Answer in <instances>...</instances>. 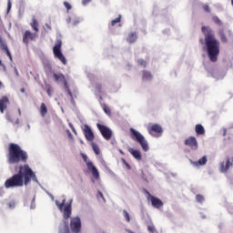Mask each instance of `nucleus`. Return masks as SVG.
<instances>
[{
    "instance_id": "nucleus-28",
    "label": "nucleus",
    "mask_w": 233,
    "mask_h": 233,
    "mask_svg": "<svg viewBox=\"0 0 233 233\" xmlns=\"http://www.w3.org/2000/svg\"><path fill=\"white\" fill-rule=\"evenodd\" d=\"M91 146H92V148H93L95 154L96 156H99V154H101V149H99V146H97V144H96V143H92Z\"/></svg>"
},
{
    "instance_id": "nucleus-34",
    "label": "nucleus",
    "mask_w": 233,
    "mask_h": 233,
    "mask_svg": "<svg viewBox=\"0 0 233 233\" xmlns=\"http://www.w3.org/2000/svg\"><path fill=\"white\" fill-rule=\"evenodd\" d=\"M147 230L150 233H155L156 232V226H154V223H151L147 225Z\"/></svg>"
},
{
    "instance_id": "nucleus-7",
    "label": "nucleus",
    "mask_w": 233,
    "mask_h": 233,
    "mask_svg": "<svg viewBox=\"0 0 233 233\" xmlns=\"http://www.w3.org/2000/svg\"><path fill=\"white\" fill-rule=\"evenodd\" d=\"M219 170L222 174H227L228 169L233 167V153L226 157V161L219 163Z\"/></svg>"
},
{
    "instance_id": "nucleus-43",
    "label": "nucleus",
    "mask_w": 233,
    "mask_h": 233,
    "mask_svg": "<svg viewBox=\"0 0 233 233\" xmlns=\"http://www.w3.org/2000/svg\"><path fill=\"white\" fill-rule=\"evenodd\" d=\"M90 1H92V0H83V1H82V5H83L84 6H86V5H87L88 3H90Z\"/></svg>"
},
{
    "instance_id": "nucleus-48",
    "label": "nucleus",
    "mask_w": 233,
    "mask_h": 233,
    "mask_svg": "<svg viewBox=\"0 0 233 233\" xmlns=\"http://www.w3.org/2000/svg\"><path fill=\"white\" fill-rule=\"evenodd\" d=\"M223 136H224V137L227 136V129H224V130H223Z\"/></svg>"
},
{
    "instance_id": "nucleus-24",
    "label": "nucleus",
    "mask_w": 233,
    "mask_h": 233,
    "mask_svg": "<svg viewBox=\"0 0 233 233\" xmlns=\"http://www.w3.org/2000/svg\"><path fill=\"white\" fill-rule=\"evenodd\" d=\"M127 43H136L137 41V35L136 33H129L127 37Z\"/></svg>"
},
{
    "instance_id": "nucleus-16",
    "label": "nucleus",
    "mask_w": 233,
    "mask_h": 233,
    "mask_svg": "<svg viewBox=\"0 0 233 233\" xmlns=\"http://www.w3.org/2000/svg\"><path fill=\"white\" fill-rule=\"evenodd\" d=\"M10 105V99L6 96H3L0 98V112L1 114H5V111L6 108H8V106Z\"/></svg>"
},
{
    "instance_id": "nucleus-20",
    "label": "nucleus",
    "mask_w": 233,
    "mask_h": 233,
    "mask_svg": "<svg viewBox=\"0 0 233 233\" xmlns=\"http://www.w3.org/2000/svg\"><path fill=\"white\" fill-rule=\"evenodd\" d=\"M195 132L197 136H205V127L201 124L195 126Z\"/></svg>"
},
{
    "instance_id": "nucleus-27",
    "label": "nucleus",
    "mask_w": 233,
    "mask_h": 233,
    "mask_svg": "<svg viewBox=\"0 0 233 233\" xmlns=\"http://www.w3.org/2000/svg\"><path fill=\"white\" fill-rule=\"evenodd\" d=\"M194 165H196V167H203V165H207V157H203L200 159H198V161L194 162Z\"/></svg>"
},
{
    "instance_id": "nucleus-23",
    "label": "nucleus",
    "mask_w": 233,
    "mask_h": 233,
    "mask_svg": "<svg viewBox=\"0 0 233 233\" xmlns=\"http://www.w3.org/2000/svg\"><path fill=\"white\" fill-rule=\"evenodd\" d=\"M142 80L143 81H152V73L147 70L142 71Z\"/></svg>"
},
{
    "instance_id": "nucleus-21",
    "label": "nucleus",
    "mask_w": 233,
    "mask_h": 233,
    "mask_svg": "<svg viewBox=\"0 0 233 233\" xmlns=\"http://www.w3.org/2000/svg\"><path fill=\"white\" fill-rule=\"evenodd\" d=\"M0 48L6 53V55L8 56V57H10V59H12V54H10V50H8V46L3 43V38H1V36H0Z\"/></svg>"
},
{
    "instance_id": "nucleus-36",
    "label": "nucleus",
    "mask_w": 233,
    "mask_h": 233,
    "mask_svg": "<svg viewBox=\"0 0 233 233\" xmlns=\"http://www.w3.org/2000/svg\"><path fill=\"white\" fill-rule=\"evenodd\" d=\"M117 23H121V15H119L117 18H116L115 20H112L111 22V25L112 26H116V25H117Z\"/></svg>"
},
{
    "instance_id": "nucleus-44",
    "label": "nucleus",
    "mask_w": 233,
    "mask_h": 233,
    "mask_svg": "<svg viewBox=\"0 0 233 233\" xmlns=\"http://www.w3.org/2000/svg\"><path fill=\"white\" fill-rule=\"evenodd\" d=\"M125 166L127 167V170H130L132 168V167L130 166V164H128V162H127Z\"/></svg>"
},
{
    "instance_id": "nucleus-53",
    "label": "nucleus",
    "mask_w": 233,
    "mask_h": 233,
    "mask_svg": "<svg viewBox=\"0 0 233 233\" xmlns=\"http://www.w3.org/2000/svg\"><path fill=\"white\" fill-rule=\"evenodd\" d=\"M97 89H98V90H101V85H98V86H97Z\"/></svg>"
},
{
    "instance_id": "nucleus-12",
    "label": "nucleus",
    "mask_w": 233,
    "mask_h": 233,
    "mask_svg": "<svg viewBox=\"0 0 233 233\" xmlns=\"http://www.w3.org/2000/svg\"><path fill=\"white\" fill-rule=\"evenodd\" d=\"M70 228L74 233L81 232V218L79 217L71 218Z\"/></svg>"
},
{
    "instance_id": "nucleus-14",
    "label": "nucleus",
    "mask_w": 233,
    "mask_h": 233,
    "mask_svg": "<svg viewBox=\"0 0 233 233\" xmlns=\"http://www.w3.org/2000/svg\"><path fill=\"white\" fill-rule=\"evenodd\" d=\"M35 39H37V33H31L28 30L23 35V43L26 46H28L30 41H35Z\"/></svg>"
},
{
    "instance_id": "nucleus-1",
    "label": "nucleus",
    "mask_w": 233,
    "mask_h": 233,
    "mask_svg": "<svg viewBox=\"0 0 233 233\" xmlns=\"http://www.w3.org/2000/svg\"><path fill=\"white\" fill-rule=\"evenodd\" d=\"M201 32L204 35V43L209 61L211 63H218L221 48L219 40L216 39L214 30L208 25H203L201 27Z\"/></svg>"
},
{
    "instance_id": "nucleus-22",
    "label": "nucleus",
    "mask_w": 233,
    "mask_h": 233,
    "mask_svg": "<svg viewBox=\"0 0 233 233\" xmlns=\"http://www.w3.org/2000/svg\"><path fill=\"white\" fill-rule=\"evenodd\" d=\"M64 84V88L67 92L68 96L71 97V101H74V95L72 94V91H70V86H68V82L66 81V78L62 81Z\"/></svg>"
},
{
    "instance_id": "nucleus-2",
    "label": "nucleus",
    "mask_w": 233,
    "mask_h": 233,
    "mask_svg": "<svg viewBox=\"0 0 233 233\" xmlns=\"http://www.w3.org/2000/svg\"><path fill=\"white\" fill-rule=\"evenodd\" d=\"M17 174L13 175L5 182V188H19L20 187H26L32 179H35V173L30 168L28 164L19 166Z\"/></svg>"
},
{
    "instance_id": "nucleus-10",
    "label": "nucleus",
    "mask_w": 233,
    "mask_h": 233,
    "mask_svg": "<svg viewBox=\"0 0 233 233\" xmlns=\"http://www.w3.org/2000/svg\"><path fill=\"white\" fill-rule=\"evenodd\" d=\"M146 194L147 195V201L151 202V205L154 207V208H161V207H163V201L161 199L152 196V194H150L148 191H146Z\"/></svg>"
},
{
    "instance_id": "nucleus-51",
    "label": "nucleus",
    "mask_w": 233,
    "mask_h": 233,
    "mask_svg": "<svg viewBox=\"0 0 233 233\" xmlns=\"http://www.w3.org/2000/svg\"><path fill=\"white\" fill-rule=\"evenodd\" d=\"M20 92H22V94H24L25 88H21V89H20Z\"/></svg>"
},
{
    "instance_id": "nucleus-41",
    "label": "nucleus",
    "mask_w": 233,
    "mask_h": 233,
    "mask_svg": "<svg viewBox=\"0 0 233 233\" xmlns=\"http://www.w3.org/2000/svg\"><path fill=\"white\" fill-rule=\"evenodd\" d=\"M64 5L66 6V10H72V5L68 2H64Z\"/></svg>"
},
{
    "instance_id": "nucleus-45",
    "label": "nucleus",
    "mask_w": 233,
    "mask_h": 233,
    "mask_svg": "<svg viewBox=\"0 0 233 233\" xmlns=\"http://www.w3.org/2000/svg\"><path fill=\"white\" fill-rule=\"evenodd\" d=\"M142 179H144V181H147V177H145V174L142 173Z\"/></svg>"
},
{
    "instance_id": "nucleus-5",
    "label": "nucleus",
    "mask_w": 233,
    "mask_h": 233,
    "mask_svg": "<svg viewBox=\"0 0 233 233\" xmlns=\"http://www.w3.org/2000/svg\"><path fill=\"white\" fill-rule=\"evenodd\" d=\"M62 45H63V42L61 41V39L56 40V45L53 47V54L55 57H56L57 59H59V61H61V63H63L64 65H66V58L65 57V55H63V53L61 52Z\"/></svg>"
},
{
    "instance_id": "nucleus-11",
    "label": "nucleus",
    "mask_w": 233,
    "mask_h": 233,
    "mask_svg": "<svg viewBox=\"0 0 233 233\" xmlns=\"http://www.w3.org/2000/svg\"><path fill=\"white\" fill-rule=\"evenodd\" d=\"M148 132L150 136H153V137H161V135L163 134V127H161L159 124H155L148 127Z\"/></svg>"
},
{
    "instance_id": "nucleus-31",
    "label": "nucleus",
    "mask_w": 233,
    "mask_h": 233,
    "mask_svg": "<svg viewBox=\"0 0 233 233\" xmlns=\"http://www.w3.org/2000/svg\"><path fill=\"white\" fill-rule=\"evenodd\" d=\"M5 117L7 121H10V123H14V121H15V117L13 114L6 113Z\"/></svg>"
},
{
    "instance_id": "nucleus-32",
    "label": "nucleus",
    "mask_w": 233,
    "mask_h": 233,
    "mask_svg": "<svg viewBox=\"0 0 233 233\" xmlns=\"http://www.w3.org/2000/svg\"><path fill=\"white\" fill-rule=\"evenodd\" d=\"M123 216L127 223H130V214H128V211L127 209L123 210Z\"/></svg>"
},
{
    "instance_id": "nucleus-39",
    "label": "nucleus",
    "mask_w": 233,
    "mask_h": 233,
    "mask_svg": "<svg viewBox=\"0 0 233 233\" xmlns=\"http://www.w3.org/2000/svg\"><path fill=\"white\" fill-rule=\"evenodd\" d=\"M203 10H204V12H207L208 14H210V6H208V5H203Z\"/></svg>"
},
{
    "instance_id": "nucleus-29",
    "label": "nucleus",
    "mask_w": 233,
    "mask_h": 233,
    "mask_svg": "<svg viewBox=\"0 0 233 233\" xmlns=\"http://www.w3.org/2000/svg\"><path fill=\"white\" fill-rule=\"evenodd\" d=\"M65 203H66V199L65 198L62 200V203H60L59 200H56V205L61 211H63V207H65Z\"/></svg>"
},
{
    "instance_id": "nucleus-47",
    "label": "nucleus",
    "mask_w": 233,
    "mask_h": 233,
    "mask_svg": "<svg viewBox=\"0 0 233 233\" xmlns=\"http://www.w3.org/2000/svg\"><path fill=\"white\" fill-rule=\"evenodd\" d=\"M15 123V125H19V123H20L19 118H16Z\"/></svg>"
},
{
    "instance_id": "nucleus-54",
    "label": "nucleus",
    "mask_w": 233,
    "mask_h": 233,
    "mask_svg": "<svg viewBox=\"0 0 233 233\" xmlns=\"http://www.w3.org/2000/svg\"><path fill=\"white\" fill-rule=\"evenodd\" d=\"M19 115L21 116V109H18Z\"/></svg>"
},
{
    "instance_id": "nucleus-13",
    "label": "nucleus",
    "mask_w": 233,
    "mask_h": 233,
    "mask_svg": "<svg viewBox=\"0 0 233 233\" xmlns=\"http://www.w3.org/2000/svg\"><path fill=\"white\" fill-rule=\"evenodd\" d=\"M184 145L191 148V150H198V148H199V146L198 144V138H196V137H189L186 138L184 141Z\"/></svg>"
},
{
    "instance_id": "nucleus-50",
    "label": "nucleus",
    "mask_w": 233,
    "mask_h": 233,
    "mask_svg": "<svg viewBox=\"0 0 233 233\" xmlns=\"http://www.w3.org/2000/svg\"><path fill=\"white\" fill-rule=\"evenodd\" d=\"M0 66H4L5 67V65L3 64V61L0 60Z\"/></svg>"
},
{
    "instance_id": "nucleus-18",
    "label": "nucleus",
    "mask_w": 233,
    "mask_h": 233,
    "mask_svg": "<svg viewBox=\"0 0 233 233\" xmlns=\"http://www.w3.org/2000/svg\"><path fill=\"white\" fill-rule=\"evenodd\" d=\"M128 152L137 159V161H141L142 157H141V152L139 150H136L132 147H128Z\"/></svg>"
},
{
    "instance_id": "nucleus-52",
    "label": "nucleus",
    "mask_w": 233,
    "mask_h": 233,
    "mask_svg": "<svg viewBox=\"0 0 233 233\" xmlns=\"http://www.w3.org/2000/svg\"><path fill=\"white\" fill-rule=\"evenodd\" d=\"M98 194H99V196H100L102 198H104L103 193L99 192Z\"/></svg>"
},
{
    "instance_id": "nucleus-15",
    "label": "nucleus",
    "mask_w": 233,
    "mask_h": 233,
    "mask_svg": "<svg viewBox=\"0 0 233 233\" xmlns=\"http://www.w3.org/2000/svg\"><path fill=\"white\" fill-rule=\"evenodd\" d=\"M83 132L87 141H94L95 139L94 132H92V128H90L88 125H84Z\"/></svg>"
},
{
    "instance_id": "nucleus-17",
    "label": "nucleus",
    "mask_w": 233,
    "mask_h": 233,
    "mask_svg": "<svg viewBox=\"0 0 233 233\" xmlns=\"http://www.w3.org/2000/svg\"><path fill=\"white\" fill-rule=\"evenodd\" d=\"M64 219H68L72 216V205L67 204L64 208Z\"/></svg>"
},
{
    "instance_id": "nucleus-25",
    "label": "nucleus",
    "mask_w": 233,
    "mask_h": 233,
    "mask_svg": "<svg viewBox=\"0 0 233 233\" xmlns=\"http://www.w3.org/2000/svg\"><path fill=\"white\" fill-rule=\"evenodd\" d=\"M30 26L33 28L34 31H35L36 34L37 32H39V22L37 21V19L33 18Z\"/></svg>"
},
{
    "instance_id": "nucleus-3",
    "label": "nucleus",
    "mask_w": 233,
    "mask_h": 233,
    "mask_svg": "<svg viewBox=\"0 0 233 233\" xmlns=\"http://www.w3.org/2000/svg\"><path fill=\"white\" fill-rule=\"evenodd\" d=\"M6 159L8 165H19L28 161V153L15 143H10L7 148Z\"/></svg>"
},
{
    "instance_id": "nucleus-19",
    "label": "nucleus",
    "mask_w": 233,
    "mask_h": 233,
    "mask_svg": "<svg viewBox=\"0 0 233 233\" xmlns=\"http://www.w3.org/2000/svg\"><path fill=\"white\" fill-rule=\"evenodd\" d=\"M53 79H55L56 83H63L66 77L65 75H63V73H53Z\"/></svg>"
},
{
    "instance_id": "nucleus-55",
    "label": "nucleus",
    "mask_w": 233,
    "mask_h": 233,
    "mask_svg": "<svg viewBox=\"0 0 233 233\" xmlns=\"http://www.w3.org/2000/svg\"><path fill=\"white\" fill-rule=\"evenodd\" d=\"M120 154H123V151H120Z\"/></svg>"
},
{
    "instance_id": "nucleus-8",
    "label": "nucleus",
    "mask_w": 233,
    "mask_h": 233,
    "mask_svg": "<svg viewBox=\"0 0 233 233\" xmlns=\"http://www.w3.org/2000/svg\"><path fill=\"white\" fill-rule=\"evenodd\" d=\"M96 127L106 141H110V139H112V130L110 127L101 124H96Z\"/></svg>"
},
{
    "instance_id": "nucleus-37",
    "label": "nucleus",
    "mask_w": 233,
    "mask_h": 233,
    "mask_svg": "<svg viewBox=\"0 0 233 233\" xmlns=\"http://www.w3.org/2000/svg\"><path fill=\"white\" fill-rule=\"evenodd\" d=\"M103 110H104V112H106V114H107V116H110V114H112L110 107H108V106H106V105L103 106Z\"/></svg>"
},
{
    "instance_id": "nucleus-6",
    "label": "nucleus",
    "mask_w": 233,
    "mask_h": 233,
    "mask_svg": "<svg viewBox=\"0 0 233 233\" xmlns=\"http://www.w3.org/2000/svg\"><path fill=\"white\" fill-rule=\"evenodd\" d=\"M81 157L85 161L87 169L89 170V172H91L95 179H99V171L97 170V167L94 166V163H92V161H89L88 157L83 153L81 154Z\"/></svg>"
},
{
    "instance_id": "nucleus-33",
    "label": "nucleus",
    "mask_w": 233,
    "mask_h": 233,
    "mask_svg": "<svg viewBox=\"0 0 233 233\" xmlns=\"http://www.w3.org/2000/svg\"><path fill=\"white\" fill-rule=\"evenodd\" d=\"M137 64L139 66H143V68H147V62L145 61V59L143 58L138 59Z\"/></svg>"
},
{
    "instance_id": "nucleus-38",
    "label": "nucleus",
    "mask_w": 233,
    "mask_h": 233,
    "mask_svg": "<svg viewBox=\"0 0 233 233\" xmlns=\"http://www.w3.org/2000/svg\"><path fill=\"white\" fill-rule=\"evenodd\" d=\"M212 20L214 21V23H216V25H222L221 20H220L219 17H218V16H213V17H212Z\"/></svg>"
},
{
    "instance_id": "nucleus-35",
    "label": "nucleus",
    "mask_w": 233,
    "mask_h": 233,
    "mask_svg": "<svg viewBox=\"0 0 233 233\" xmlns=\"http://www.w3.org/2000/svg\"><path fill=\"white\" fill-rule=\"evenodd\" d=\"M196 201H198V203H203V201H205V197L198 194L196 196Z\"/></svg>"
},
{
    "instance_id": "nucleus-9",
    "label": "nucleus",
    "mask_w": 233,
    "mask_h": 233,
    "mask_svg": "<svg viewBox=\"0 0 233 233\" xmlns=\"http://www.w3.org/2000/svg\"><path fill=\"white\" fill-rule=\"evenodd\" d=\"M218 35L221 43H228V41H232L233 39L232 31L229 29H219Z\"/></svg>"
},
{
    "instance_id": "nucleus-4",
    "label": "nucleus",
    "mask_w": 233,
    "mask_h": 233,
    "mask_svg": "<svg viewBox=\"0 0 233 233\" xmlns=\"http://www.w3.org/2000/svg\"><path fill=\"white\" fill-rule=\"evenodd\" d=\"M131 132V139H134V141H137V143H139L140 147H142V150L144 152H148V142H147V139H145V137L139 133V131H137L134 128H130Z\"/></svg>"
},
{
    "instance_id": "nucleus-26",
    "label": "nucleus",
    "mask_w": 233,
    "mask_h": 233,
    "mask_svg": "<svg viewBox=\"0 0 233 233\" xmlns=\"http://www.w3.org/2000/svg\"><path fill=\"white\" fill-rule=\"evenodd\" d=\"M48 113V108L46 107V105L45 103H42L40 106V115L42 117H45L46 114Z\"/></svg>"
},
{
    "instance_id": "nucleus-30",
    "label": "nucleus",
    "mask_w": 233,
    "mask_h": 233,
    "mask_svg": "<svg viewBox=\"0 0 233 233\" xmlns=\"http://www.w3.org/2000/svg\"><path fill=\"white\" fill-rule=\"evenodd\" d=\"M46 92L49 96V97H52V94L54 93V88L52 86L48 85L46 86Z\"/></svg>"
},
{
    "instance_id": "nucleus-42",
    "label": "nucleus",
    "mask_w": 233,
    "mask_h": 233,
    "mask_svg": "<svg viewBox=\"0 0 233 233\" xmlns=\"http://www.w3.org/2000/svg\"><path fill=\"white\" fill-rule=\"evenodd\" d=\"M11 9H12V2L10 0H8V3H7V12H10Z\"/></svg>"
},
{
    "instance_id": "nucleus-46",
    "label": "nucleus",
    "mask_w": 233,
    "mask_h": 233,
    "mask_svg": "<svg viewBox=\"0 0 233 233\" xmlns=\"http://www.w3.org/2000/svg\"><path fill=\"white\" fill-rule=\"evenodd\" d=\"M122 163L124 164V165H127V160L125 159V158H122Z\"/></svg>"
},
{
    "instance_id": "nucleus-40",
    "label": "nucleus",
    "mask_w": 233,
    "mask_h": 233,
    "mask_svg": "<svg viewBox=\"0 0 233 233\" xmlns=\"http://www.w3.org/2000/svg\"><path fill=\"white\" fill-rule=\"evenodd\" d=\"M60 233H70V229L68 228V224H66L64 229L60 231Z\"/></svg>"
},
{
    "instance_id": "nucleus-49",
    "label": "nucleus",
    "mask_w": 233,
    "mask_h": 233,
    "mask_svg": "<svg viewBox=\"0 0 233 233\" xmlns=\"http://www.w3.org/2000/svg\"><path fill=\"white\" fill-rule=\"evenodd\" d=\"M199 43H200L201 45H203V43H204L203 38H200V39H199Z\"/></svg>"
}]
</instances>
